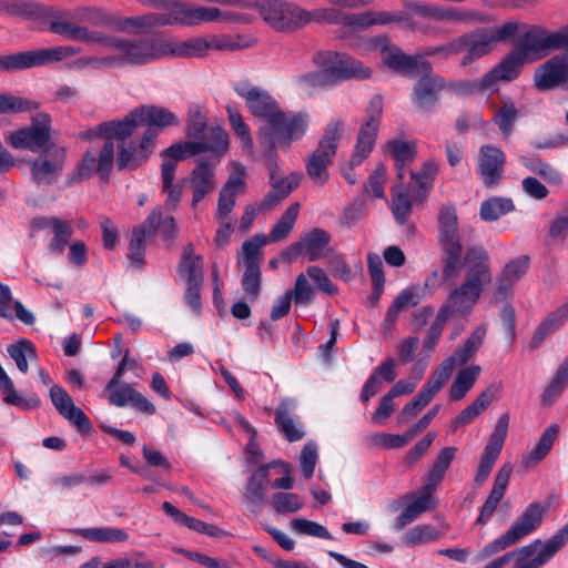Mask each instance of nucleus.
<instances>
[{
    "label": "nucleus",
    "instance_id": "a19ab883",
    "mask_svg": "<svg viewBox=\"0 0 568 568\" xmlns=\"http://www.w3.org/2000/svg\"><path fill=\"white\" fill-rule=\"evenodd\" d=\"M480 372V366L475 364L458 371L449 388V399L452 402L462 400L475 385Z\"/></svg>",
    "mask_w": 568,
    "mask_h": 568
},
{
    "label": "nucleus",
    "instance_id": "e2e57ef3",
    "mask_svg": "<svg viewBox=\"0 0 568 568\" xmlns=\"http://www.w3.org/2000/svg\"><path fill=\"white\" fill-rule=\"evenodd\" d=\"M226 112H227V119H229L230 125H231L232 130L234 131V133L236 134V136L240 139L243 149L248 154H252L253 146H254L253 139L251 136L250 128L245 123L242 114L240 113L237 108H235L233 105H227Z\"/></svg>",
    "mask_w": 568,
    "mask_h": 568
},
{
    "label": "nucleus",
    "instance_id": "c756f323",
    "mask_svg": "<svg viewBox=\"0 0 568 568\" xmlns=\"http://www.w3.org/2000/svg\"><path fill=\"white\" fill-rule=\"evenodd\" d=\"M525 62L528 61L515 47L497 65L484 74L485 85L493 88L499 81H513L517 79Z\"/></svg>",
    "mask_w": 568,
    "mask_h": 568
},
{
    "label": "nucleus",
    "instance_id": "3c124183",
    "mask_svg": "<svg viewBox=\"0 0 568 568\" xmlns=\"http://www.w3.org/2000/svg\"><path fill=\"white\" fill-rule=\"evenodd\" d=\"M486 335V327L485 326H478L468 338L464 342L463 346L458 347L455 351V354L453 356H449L448 358L453 359V369L455 368V364H465L467 363L471 357L475 356L481 344L484 343V338Z\"/></svg>",
    "mask_w": 568,
    "mask_h": 568
},
{
    "label": "nucleus",
    "instance_id": "c9c22d12",
    "mask_svg": "<svg viewBox=\"0 0 568 568\" xmlns=\"http://www.w3.org/2000/svg\"><path fill=\"white\" fill-rule=\"evenodd\" d=\"M568 321V302L549 312L539 323L531 338V349L538 348L549 335L557 332Z\"/></svg>",
    "mask_w": 568,
    "mask_h": 568
},
{
    "label": "nucleus",
    "instance_id": "a878e982",
    "mask_svg": "<svg viewBox=\"0 0 568 568\" xmlns=\"http://www.w3.org/2000/svg\"><path fill=\"white\" fill-rule=\"evenodd\" d=\"M189 182L192 187L191 205L196 207L216 187L214 166L209 161L200 160L191 171Z\"/></svg>",
    "mask_w": 568,
    "mask_h": 568
},
{
    "label": "nucleus",
    "instance_id": "e433bc0d",
    "mask_svg": "<svg viewBox=\"0 0 568 568\" xmlns=\"http://www.w3.org/2000/svg\"><path fill=\"white\" fill-rule=\"evenodd\" d=\"M143 224H146L150 235L159 231L168 246L172 245L176 237L178 224L175 219L172 215L163 216V210L160 206L151 211Z\"/></svg>",
    "mask_w": 568,
    "mask_h": 568
},
{
    "label": "nucleus",
    "instance_id": "f3484780",
    "mask_svg": "<svg viewBox=\"0 0 568 568\" xmlns=\"http://www.w3.org/2000/svg\"><path fill=\"white\" fill-rule=\"evenodd\" d=\"M423 74L415 83L410 101L413 105L422 112H433L439 101L440 92L446 88L444 79L432 72V69Z\"/></svg>",
    "mask_w": 568,
    "mask_h": 568
},
{
    "label": "nucleus",
    "instance_id": "338daca9",
    "mask_svg": "<svg viewBox=\"0 0 568 568\" xmlns=\"http://www.w3.org/2000/svg\"><path fill=\"white\" fill-rule=\"evenodd\" d=\"M40 103L27 98L14 97L12 94H0V114L22 113L38 110Z\"/></svg>",
    "mask_w": 568,
    "mask_h": 568
},
{
    "label": "nucleus",
    "instance_id": "0e129e2a",
    "mask_svg": "<svg viewBox=\"0 0 568 568\" xmlns=\"http://www.w3.org/2000/svg\"><path fill=\"white\" fill-rule=\"evenodd\" d=\"M241 287L244 293V297L254 303L262 291V272L261 267H244Z\"/></svg>",
    "mask_w": 568,
    "mask_h": 568
},
{
    "label": "nucleus",
    "instance_id": "c03bdc74",
    "mask_svg": "<svg viewBox=\"0 0 568 568\" xmlns=\"http://www.w3.org/2000/svg\"><path fill=\"white\" fill-rule=\"evenodd\" d=\"M437 173L438 164L433 159L425 161L418 172L410 173L412 180H414L418 186L414 195L417 202H422L427 197Z\"/></svg>",
    "mask_w": 568,
    "mask_h": 568
},
{
    "label": "nucleus",
    "instance_id": "8fccbe9b",
    "mask_svg": "<svg viewBox=\"0 0 568 568\" xmlns=\"http://www.w3.org/2000/svg\"><path fill=\"white\" fill-rule=\"evenodd\" d=\"M386 149L393 154L395 159L397 178L402 181L405 176V165L413 162L416 158V145L414 143L393 140L387 142Z\"/></svg>",
    "mask_w": 568,
    "mask_h": 568
},
{
    "label": "nucleus",
    "instance_id": "7c9ffc66",
    "mask_svg": "<svg viewBox=\"0 0 568 568\" xmlns=\"http://www.w3.org/2000/svg\"><path fill=\"white\" fill-rule=\"evenodd\" d=\"M383 62L392 70L403 72L406 75H418L419 72L430 70V63L420 55L405 54L398 48L388 50L383 57Z\"/></svg>",
    "mask_w": 568,
    "mask_h": 568
},
{
    "label": "nucleus",
    "instance_id": "5701e85b",
    "mask_svg": "<svg viewBox=\"0 0 568 568\" xmlns=\"http://www.w3.org/2000/svg\"><path fill=\"white\" fill-rule=\"evenodd\" d=\"M105 390L109 392L110 404L116 407L130 405L146 415H153L156 412L155 406L128 383L119 382V384L114 385L112 388L105 387Z\"/></svg>",
    "mask_w": 568,
    "mask_h": 568
},
{
    "label": "nucleus",
    "instance_id": "473e14b6",
    "mask_svg": "<svg viewBox=\"0 0 568 568\" xmlns=\"http://www.w3.org/2000/svg\"><path fill=\"white\" fill-rule=\"evenodd\" d=\"M165 58H202L211 49L210 41L204 37H194L184 41L164 39Z\"/></svg>",
    "mask_w": 568,
    "mask_h": 568
},
{
    "label": "nucleus",
    "instance_id": "bb28decb",
    "mask_svg": "<svg viewBox=\"0 0 568 568\" xmlns=\"http://www.w3.org/2000/svg\"><path fill=\"white\" fill-rule=\"evenodd\" d=\"M511 471L513 467L510 464H504L498 470L494 480L493 488L487 499L480 507L479 515L476 519L477 525H486L496 511L499 503L505 496Z\"/></svg>",
    "mask_w": 568,
    "mask_h": 568
},
{
    "label": "nucleus",
    "instance_id": "412c9836",
    "mask_svg": "<svg viewBox=\"0 0 568 568\" xmlns=\"http://www.w3.org/2000/svg\"><path fill=\"white\" fill-rule=\"evenodd\" d=\"M0 14L22 17L30 20H43L47 18H62L70 16L53 7H47L30 0H1Z\"/></svg>",
    "mask_w": 568,
    "mask_h": 568
},
{
    "label": "nucleus",
    "instance_id": "6ab92c4d",
    "mask_svg": "<svg viewBox=\"0 0 568 568\" xmlns=\"http://www.w3.org/2000/svg\"><path fill=\"white\" fill-rule=\"evenodd\" d=\"M505 163L506 155L501 149L490 144L479 149L476 171L485 187L491 189L500 183Z\"/></svg>",
    "mask_w": 568,
    "mask_h": 568
},
{
    "label": "nucleus",
    "instance_id": "69168bd1",
    "mask_svg": "<svg viewBox=\"0 0 568 568\" xmlns=\"http://www.w3.org/2000/svg\"><path fill=\"white\" fill-rule=\"evenodd\" d=\"M440 537V531L433 525L422 524L410 528L404 535V542L409 546L424 545Z\"/></svg>",
    "mask_w": 568,
    "mask_h": 568
},
{
    "label": "nucleus",
    "instance_id": "aec40b11",
    "mask_svg": "<svg viewBox=\"0 0 568 568\" xmlns=\"http://www.w3.org/2000/svg\"><path fill=\"white\" fill-rule=\"evenodd\" d=\"M52 405L58 413L74 426L81 434L88 435L92 430V425L84 412L77 407L72 397L60 385H52L49 390Z\"/></svg>",
    "mask_w": 568,
    "mask_h": 568
},
{
    "label": "nucleus",
    "instance_id": "39448f33",
    "mask_svg": "<svg viewBox=\"0 0 568 568\" xmlns=\"http://www.w3.org/2000/svg\"><path fill=\"white\" fill-rule=\"evenodd\" d=\"M225 6L256 9L264 21L277 31H294L308 23V11L283 0H227Z\"/></svg>",
    "mask_w": 568,
    "mask_h": 568
},
{
    "label": "nucleus",
    "instance_id": "bf43d9fd",
    "mask_svg": "<svg viewBox=\"0 0 568 568\" xmlns=\"http://www.w3.org/2000/svg\"><path fill=\"white\" fill-rule=\"evenodd\" d=\"M275 424L288 442H297L305 435L301 424L294 422L284 404L275 410Z\"/></svg>",
    "mask_w": 568,
    "mask_h": 568
},
{
    "label": "nucleus",
    "instance_id": "c85d7f7f",
    "mask_svg": "<svg viewBox=\"0 0 568 568\" xmlns=\"http://www.w3.org/2000/svg\"><path fill=\"white\" fill-rule=\"evenodd\" d=\"M332 235L322 227H314L310 232L303 233L298 239V245L303 257L308 262H315L326 258L332 252L329 244Z\"/></svg>",
    "mask_w": 568,
    "mask_h": 568
},
{
    "label": "nucleus",
    "instance_id": "49530a36",
    "mask_svg": "<svg viewBox=\"0 0 568 568\" xmlns=\"http://www.w3.org/2000/svg\"><path fill=\"white\" fill-rule=\"evenodd\" d=\"M457 453V448L453 446L444 447L439 450L435 462L428 469L426 483L437 488L443 481L446 471Z\"/></svg>",
    "mask_w": 568,
    "mask_h": 568
},
{
    "label": "nucleus",
    "instance_id": "864d4df0",
    "mask_svg": "<svg viewBox=\"0 0 568 568\" xmlns=\"http://www.w3.org/2000/svg\"><path fill=\"white\" fill-rule=\"evenodd\" d=\"M175 173L170 164H166L162 172V192L166 195L165 205L170 210H175L183 197L182 182L174 183Z\"/></svg>",
    "mask_w": 568,
    "mask_h": 568
},
{
    "label": "nucleus",
    "instance_id": "a211bd4d",
    "mask_svg": "<svg viewBox=\"0 0 568 568\" xmlns=\"http://www.w3.org/2000/svg\"><path fill=\"white\" fill-rule=\"evenodd\" d=\"M65 162V150L55 149L45 151L34 159L30 164V175L38 185H50L55 183L62 174Z\"/></svg>",
    "mask_w": 568,
    "mask_h": 568
},
{
    "label": "nucleus",
    "instance_id": "4d7b16f0",
    "mask_svg": "<svg viewBox=\"0 0 568 568\" xmlns=\"http://www.w3.org/2000/svg\"><path fill=\"white\" fill-rule=\"evenodd\" d=\"M392 205L390 210L395 221L404 225L412 212V200L407 191L404 190L403 184H396L392 189Z\"/></svg>",
    "mask_w": 568,
    "mask_h": 568
},
{
    "label": "nucleus",
    "instance_id": "a18cd8bd",
    "mask_svg": "<svg viewBox=\"0 0 568 568\" xmlns=\"http://www.w3.org/2000/svg\"><path fill=\"white\" fill-rule=\"evenodd\" d=\"M440 246L444 252L443 280L448 282L459 275L463 246L460 241L442 243Z\"/></svg>",
    "mask_w": 568,
    "mask_h": 568
},
{
    "label": "nucleus",
    "instance_id": "5fc2aeb1",
    "mask_svg": "<svg viewBox=\"0 0 568 568\" xmlns=\"http://www.w3.org/2000/svg\"><path fill=\"white\" fill-rule=\"evenodd\" d=\"M199 146L200 145L197 144H193L192 141L179 142L170 145L161 152V156L163 158L161 171L166 164H170L173 169V173H175L176 163L190 156L196 155V149H199Z\"/></svg>",
    "mask_w": 568,
    "mask_h": 568
},
{
    "label": "nucleus",
    "instance_id": "ea45409f",
    "mask_svg": "<svg viewBox=\"0 0 568 568\" xmlns=\"http://www.w3.org/2000/svg\"><path fill=\"white\" fill-rule=\"evenodd\" d=\"M70 532L93 542L113 544L124 542L129 539V534L124 529L116 527L73 528Z\"/></svg>",
    "mask_w": 568,
    "mask_h": 568
},
{
    "label": "nucleus",
    "instance_id": "f257e3e1",
    "mask_svg": "<svg viewBox=\"0 0 568 568\" xmlns=\"http://www.w3.org/2000/svg\"><path fill=\"white\" fill-rule=\"evenodd\" d=\"M110 123H121L120 121H108L99 124L95 129L88 131L83 138L92 139L94 136H104V143L101 151L95 154L87 151L81 162L77 165L74 174L78 180H87L93 174L99 175L102 182H108L114 164V143L118 141L116 168L119 171L135 170L144 163L152 153L154 144L152 143V133L148 136L132 139V135L122 136L119 129L109 126Z\"/></svg>",
    "mask_w": 568,
    "mask_h": 568
},
{
    "label": "nucleus",
    "instance_id": "f03ea898",
    "mask_svg": "<svg viewBox=\"0 0 568 568\" xmlns=\"http://www.w3.org/2000/svg\"><path fill=\"white\" fill-rule=\"evenodd\" d=\"M464 282L450 290L439 312L448 318L468 317L479 301L485 285L493 280L488 252L480 245L470 246L463 257Z\"/></svg>",
    "mask_w": 568,
    "mask_h": 568
},
{
    "label": "nucleus",
    "instance_id": "774afa93",
    "mask_svg": "<svg viewBox=\"0 0 568 568\" xmlns=\"http://www.w3.org/2000/svg\"><path fill=\"white\" fill-rule=\"evenodd\" d=\"M320 70L311 71L297 78V82L307 88H327L333 87L335 81L328 67H320Z\"/></svg>",
    "mask_w": 568,
    "mask_h": 568
},
{
    "label": "nucleus",
    "instance_id": "13d9d810",
    "mask_svg": "<svg viewBox=\"0 0 568 568\" xmlns=\"http://www.w3.org/2000/svg\"><path fill=\"white\" fill-rule=\"evenodd\" d=\"M266 243L267 237L263 234L255 235L251 241H245L242 244V256L237 258V264L243 267H261V247Z\"/></svg>",
    "mask_w": 568,
    "mask_h": 568
},
{
    "label": "nucleus",
    "instance_id": "b1692460",
    "mask_svg": "<svg viewBox=\"0 0 568 568\" xmlns=\"http://www.w3.org/2000/svg\"><path fill=\"white\" fill-rule=\"evenodd\" d=\"M568 80V57L554 55L541 64L535 74L538 90H550Z\"/></svg>",
    "mask_w": 568,
    "mask_h": 568
},
{
    "label": "nucleus",
    "instance_id": "2f4dec72",
    "mask_svg": "<svg viewBox=\"0 0 568 568\" xmlns=\"http://www.w3.org/2000/svg\"><path fill=\"white\" fill-rule=\"evenodd\" d=\"M276 462L261 465L248 478L245 487V501L252 511L258 510L264 504L265 494L270 480V468L275 467Z\"/></svg>",
    "mask_w": 568,
    "mask_h": 568
},
{
    "label": "nucleus",
    "instance_id": "052dcab7",
    "mask_svg": "<svg viewBox=\"0 0 568 568\" xmlns=\"http://www.w3.org/2000/svg\"><path fill=\"white\" fill-rule=\"evenodd\" d=\"M7 352L14 361L18 369L23 374L29 369L28 358L33 359L37 357L34 344L26 338H21L17 343L10 344L7 347Z\"/></svg>",
    "mask_w": 568,
    "mask_h": 568
},
{
    "label": "nucleus",
    "instance_id": "0eeeda50",
    "mask_svg": "<svg viewBox=\"0 0 568 568\" xmlns=\"http://www.w3.org/2000/svg\"><path fill=\"white\" fill-rule=\"evenodd\" d=\"M343 129V120L332 119L326 125L317 148L305 161L306 173L316 185H324L329 178L328 166L336 155Z\"/></svg>",
    "mask_w": 568,
    "mask_h": 568
},
{
    "label": "nucleus",
    "instance_id": "4be33fe9",
    "mask_svg": "<svg viewBox=\"0 0 568 568\" xmlns=\"http://www.w3.org/2000/svg\"><path fill=\"white\" fill-rule=\"evenodd\" d=\"M460 50L466 51V54L460 61V65L466 67L475 60L488 54L495 44L489 28H479L471 32L465 33L459 37Z\"/></svg>",
    "mask_w": 568,
    "mask_h": 568
},
{
    "label": "nucleus",
    "instance_id": "9b49d317",
    "mask_svg": "<svg viewBox=\"0 0 568 568\" xmlns=\"http://www.w3.org/2000/svg\"><path fill=\"white\" fill-rule=\"evenodd\" d=\"M79 52V48L61 45L7 54L0 57V70L11 72L41 67L52 62L62 61L78 54Z\"/></svg>",
    "mask_w": 568,
    "mask_h": 568
},
{
    "label": "nucleus",
    "instance_id": "6e6d98bb",
    "mask_svg": "<svg viewBox=\"0 0 568 568\" xmlns=\"http://www.w3.org/2000/svg\"><path fill=\"white\" fill-rule=\"evenodd\" d=\"M568 386V356L558 367L556 374L551 378L549 385L541 395L544 405H551Z\"/></svg>",
    "mask_w": 568,
    "mask_h": 568
},
{
    "label": "nucleus",
    "instance_id": "393cba45",
    "mask_svg": "<svg viewBox=\"0 0 568 568\" xmlns=\"http://www.w3.org/2000/svg\"><path fill=\"white\" fill-rule=\"evenodd\" d=\"M244 174V169L239 165L237 173L231 174L221 189L217 199V207L215 211L216 220L230 221V214L235 206L236 196L245 187Z\"/></svg>",
    "mask_w": 568,
    "mask_h": 568
},
{
    "label": "nucleus",
    "instance_id": "79ce46f5",
    "mask_svg": "<svg viewBox=\"0 0 568 568\" xmlns=\"http://www.w3.org/2000/svg\"><path fill=\"white\" fill-rule=\"evenodd\" d=\"M437 221L439 244L460 241L458 236V217L454 205L442 206Z\"/></svg>",
    "mask_w": 568,
    "mask_h": 568
},
{
    "label": "nucleus",
    "instance_id": "f8f14e48",
    "mask_svg": "<svg viewBox=\"0 0 568 568\" xmlns=\"http://www.w3.org/2000/svg\"><path fill=\"white\" fill-rule=\"evenodd\" d=\"M568 542V524L546 540L540 539L513 551L516 557L514 568H540L547 564Z\"/></svg>",
    "mask_w": 568,
    "mask_h": 568
},
{
    "label": "nucleus",
    "instance_id": "ddd939ff",
    "mask_svg": "<svg viewBox=\"0 0 568 568\" xmlns=\"http://www.w3.org/2000/svg\"><path fill=\"white\" fill-rule=\"evenodd\" d=\"M232 88L245 101L250 113L262 119L265 122L264 125H268L281 110L280 103L267 90L253 84L248 80L235 81Z\"/></svg>",
    "mask_w": 568,
    "mask_h": 568
},
{
    "label": "nucleus",
    "instance_id": "1a4fd4ad",
    "mask_svg": "<svg viewBox=\"0 0 568 568\" xmlns=\"http://www.w3.org/2000/svg\"><path fill=\"white\" fill-rule=\"evenodd\" d=\"M383 115V98L379 94L374 95L366 109V120L361 125L356 139L354 152L349 160V169L343 172L344 179L349 184L356 183V176L353 168L362 164L372 153L376 143Z\"/></svg>",
    "mask_w": 568,
    "mask_h": 568
},
{
    "label": "nucleus",
    "instance_id": "dca6fc26",
    "mask_svg": "<svg viewBox=\"0 0 568 568\" xmlns=\"http://www.w3.org/2000/svg\"><path fill=\"white\" fill-rule=\"evenodd\" d=\"M318 67H328L336 82L348 79H368L372 71L355 58L337 51H320L313 55Z\"/></svg>",
    "mask_w": 568,
    "mask_h": 568
},
{
    "label": "nucleus",
    "instance_id": "680f3d73",
    "mask_svg": "<svg viewBox=\"0 0 568 568\" xmlns=\"http://www.w3.org/2000/svg\"><path fill=\"white\" fill-rule=\"evenodd\" d=\"M519 118V111L514 102L506 100L500 109L495 113L493 122L498 126L505 139H509L514 131V125Z\"/></svg>",
    "mask_w": 568,
    "mask_h": 568
},
{
    "label": "nucleus",
    "instance_id": "de8ad7c7",
    "mask_svg": "<svg viewBox=\"0 0 568 568\" xmlns=\"http://www.w3.org/2000/svg\"><path fill=\"white\" fill-rule=\"evenodd\" d=\"M151 236L146 230V224H139L132 229L128 258L134 267L141 268L144 264L146 248V239Z\"/></svg>",
    "mask_w": 568,
    "mask_h": 568
},
{
    "label": "nucleus",
    "instance_id": "f704fd0d",
    "mask_svg": "<svg viewBox=\"0 0 568 568\" xmlns=\"http://www.w3.org/2000/svg\"><path fill=\"white\" fill-rule=\"evenodd\" d=\"M420 302L417 287H409L402 291L389 305L385 318L381 325L384 334H392L399 313L408 307H415Z\"/></svg>",
    "mask_w": 568,
    "mask_h": 568
},
{
    "label": "nucleus",
    "instance_id": "6e6552de",
    "mask_svg": "<svg viewBox=\"0 0 568 568\" xmlns=\"http://www.w3.org/2000/svg\"><path fill=\"white\" fill-rule=\"evenodd\" d=\"M178 124V116L170 110L156 105H141L131 111L121 120V123H110L108 125L119 129L118 133L122 136L133 135L139 126H145L142 135L148 136L149 133H152V143L154 144L160 131Z\"/></svg>",
    "mask_w": 568,
    "mask_h": 568
},
{
    "label": "nucleus",
    "instance_id": "09e8293b",
    "mask_svg": "<svg viewBox=\"0 0 568 568\" xmlns=\"http://www.w3.org/2000/svg\"><path fill=\"white\" fill-rule=\"evenodd\" d=\"M300 213V203L294 202L283 212L280 219L276 221L271 232L268 233L267 241L278 242L285 240L292 232L297 216Z\"/></svg>",
    "mask_w": 568,
    "mask_h": 568
},
{
    "label": "nucleus",
    "instance_id": "cd10ccee",
    "mask_svg": "<svg viewBox=\"0 0 568 568\" xmlns=\"http://www.w3.org/2000/svg\"><path fill=\"white\" fill-rule=\"evenodd\" d=\"M511 471L513 467L510 464H504L498 470L494 480L493 488L487 499L480 507L479 515L476 519L477 525H486L496 511L499 503L505 496Z\"/></svg>",
    "mask_w": 568,
    "mask_h": 568
},
{
    "label": "nucleus",
    "instance_id": "2eb2a0df",
    "mask_svg": "<svg viewBox=\"0 0 568 568\" xmlns=\"http://www.w3.org/2000/svg\"><path fill=\"white\" fill-rule=\"evenodd\" d=\"M452 362V358H445L418 394L402 408L399 417L403 423L422 412L447 383L453 373Z\"/></svg>",
    "mask_w": 568,
    "mask_h": 568
},
{
    "label": "nucleus",
    "instance_id": "603ef678",
    "mask_svg": "<svg viewBox=\"0 0 568 568\" xmlns=\"http://www.w3.org/2000/svg\"><path fill=\"white\" fill-rule=\"evenodd\" d=\"M514 210L515 205L511 199L493 196L480 204L479 215L486 222H494Z\"/></svg>",
    "mask_w": 568,
    "mask_h": 568
},
{
    "label": "nucleus",
    "instance_id": "423d86ee",
    "mask_svg": "<svg viewBox=\"0 0 568 568\" xmlns=\"http://www.w3.org/2000/svg\"><path fill=\"white\" fill-rule=\"evenodd\" d=\"M163 12H150L143 16L126 18L122 28H153L165 26L196 27L207 19L209 12L202 7H191L179 0H162Z\"/></svg>",
    "mask_w": 568,
    "mask_h": 568
},
{
    "label": "nucleus",
    "instance_id": "58836bf2",
    "mask_svg": "<svg viewBox=\"0 0 568 568\" xmlns=\"http://www.w3.org/2000/svg\"><path fill=\"white\" fill-rule=\"evenodd\" d=\"M178 271L186 283H203V258L194 253L193 244L183 247Z\"/></svg>",
    "mask_w": 568,
    "mask_h": 568
},
{
    "label": "nucleus",
    "instance_id": "4468645a",
    "mask_svg": "<svg viewBox=\"0 0 568 568\" xmlns=\"http://www.w3.org/2000/svg\"><path fill=\"white\" fill-rule=\"evenodd\" d=\"M51 139V116L45 112H39L31 118V124L11 132L7 143L16 150L38 152L42 150Z\"/></svg>",
    "mask_w": 568,
    "mask_h": 568
},
{
    "label": "nucleus",
    "instance_id": "7ed1b4c3",
    "mask_svg": "<svg viewBox=\"0 0 568 568\" xmlns=\"http://www.w3.org/2000/svg\"><path fill=\"white\" fill-rule=\"evenodd\" d=\"M108 47L114 57L83 58L81 67L100 68L102 65H144L165 58L164 39L158 34L134 38H108Z\"/></svg>",
    "mask_w": 568,
    "mask_h": 568
},
{
    "label": "nucleus",
    "instance_id": "9d476101",
    "mask_svg": "<svg viewBox=\"0 0 568 568\" xmlns=\"http://www.w3.org/2000/svg\"><path fill=\"white\" fill-rule=\"evenodd\" d=\"M545 511V507L539 503L529 504L520 517L504 535L487 544L480 550L478 560L490 558L531 534L541 525Z\"/></svg>",
    "mask_w": 568,
    "mask_h": 568
},
{
    "label": "nucleus",
    "instance_id": "72a5a7b5",
    "mask_svg": "<svg viewBox=\"0 0 568 568\" xmlns=\"http://www.w3.org/2000/svg\"><path fill=\"white\" fill-rule=\"evenodd\" d=\"M435 489V487L429 486L427 483L419 488L417 497L397 517L395 523L396 530H402L406 525L414 521L420 514L433 508V493Z\"/></svg>",
    "mask_w": 568,
    "mask_h": 568
},
{
    "label": "nucleus",
    "instance_id": "37998d69",
    "mask_svg": "<svg viewBox=\"0 0 568 568\" xmlns=\"http://www.w3.org/2000/svg\"><path fill=\"white\" fill-rule=\"evenodd\" d=\"M192 142L200 145L196 149V155L203 152H212L220 156L229 146V134L220 126H211L205 131L204 139Z\"/></svg>",
    "mask_w": 568,
    "mask_h": 568
},
{
    "label": "nucleus",
    "instance_id": "20e7f679",
    "mask_svg": "<svg viewBox=\"0 0 568 568\" xmlns=\"http://www.w3.org/2000/svg\"><path fill=\"white\" fill-rule=\"evenodd\" d=\"M310 122V114L306 111L285 112L281 109L268 125H262L257 130L263 158H268L275 165V158H280L277 149L287 150L293 143L301 141L308 130Z\"/></svg>",
    "mask_w": 568,
    "mask_h": 568
},
{
    "label": "nucleus",
    "instance_id": "4c0bfd02",
    "mask_svg": "<svg viewBox=\"0 0 568 568\" xmlns=\"http://www.w3.org/2000/svg\"><path fill=\"white\" fill-rule=\"evenodd\" d=\"M494 385L487 387L480 395L467 407H465L452 422L453 430L470 424L480 413H483L495 399Z\"/></svg>",
    "mask_w": 568,
    "mask_h": 568
}]
</instances>
